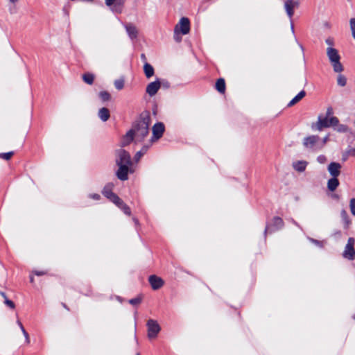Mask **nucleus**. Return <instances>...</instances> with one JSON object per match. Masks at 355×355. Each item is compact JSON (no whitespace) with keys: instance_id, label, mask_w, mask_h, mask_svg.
I'll list each match as a JSON object with an SVG mask.
<instances>
[{"instance_id":"f257e3e1","label":"nucleus","mask_w":355,"mask_h":355,"mask_svg":"<svg viewBox=\"0 0 355 355\" xmlns=\"http://www.w3.org/2000/svg\"><path fill=\"white\" fill-rule=\"evenodd\" d=\"M116 162L119 166L117 178L123 181L128 180V175L130 171L129 167L132 165L130 154L123 149H119L116 152Z\"/></svg>"},{"instance_id":"f03ea898","label":"nucleus","mask_w":355,"mask_h":355,"mask_svg":"<svg viewBox=\"0 0 355 355\" xmlns=\"http://www.w3.org/2000/svg\"><path fill=\"white\" fill-rule=\"evenodd\" d=\"M326 53L334 71L335 73H342L344 71V67L340 62L341 57L338 51L332 46H328Z\"/></svg>"},{"instance_id":"7ed1b4c3","label":"nucleus","mask_w":355,"mask_h":355,"mask_svg":"<svg viewBox=\"0 0 355 355\" xmlns=\"http://www.w3.org/2000/svg\"><path fill=\"white\" fill-rule=\"evenodd\" d=\"M338 119L336 116L328 118L322 115H319L317 121L311 124V129L313 130L322 131L324 128L338 125Z\"/></svg>"},{"instance_id":"20e7f679","label":"nucleus","mask_w":355,"mask_h":355,"mask_svg":"<svg viewBox=\"0 0 355 355\" xmlns=\"http://www.w3.org/2000/svg\"><path fill=\"white\" fill-rule=\"evenodd\" d=\"M131 130H133L136 141H141L148 134V123L145 119L141 120Z\"/></svg>"},{"instance_id":"39448f33","label":"nucleus","mask_w":355,"mask_h":355,"mask_svg":"<svg viewBox=\"0 0 355 355\" xmlns=\"http://www.w3.org/2000/svg\"><path fill=\"white\" fill-rule=\"evenodd\" d=\"M302 144L306 149L318 151L322 149L320 137L318 135H309L304 138Z\"/></svg>"},{"instance_id":"423d86ee","label":"nucleus","mask_w":355,"mask_h":355,"mask_svg":"<svg viewBox=\"0 0 355 355\" xmlns=\"http://www.w3.org/2000/svg\"><path fill=\"white\" fill-rule=\"evenodd\" d=\"M147 336L150 340L155 339L161 330V327L158 322L153 319H149L146 323Z\"/></svg>"},{"instance_id":"0eeeda50","label":"nucleus","mask_w":355,"mask_h":355,"mask_svg":"<svg viewBox=\"0 0 355 355\" xmlns=\"http://www.w3.org/2000/svg\"><path fill=\"white\" fill-rule=\"evenodd\" d=\"M355 239L350 237L347 239V244L343 252V258L348 260L355 259V249H354Z\"/></svg>"},{"instance_id":"6e6552de","label":"nucleus","mask_w":355,"mask_h":355,"mask_svg":"<svg viewBox=\"0 0 355 355\" xmlns=\"http://www.w3.org/2000/svg\"><path fill=\"white\" fill-rule=\"evenodd\" d=\"M190 31V22L188 18L182 17L180 21L176 24L174 28V33L176 36L178 34L181 33L186 35Z\"/></svg>"},{"instance_id":"1a4fd4ad","label":"nucleus","mask_w":355,"mask_h":355,"mask_svg":"<svg viewBox=\"0 0 355 355\" xmlns=\"http://www.w3.org/2000/svg\"><path fill=\"white\" fill-rule=\"evenodd\" d=\"M299 3L295 0H286L284 3V8L286 12L290 19L292 18L294 14V9L297 8Z\"/></svg>"},{"instance_id":"9d476101","label":"nucleus","mask_w":355,"mask_h":355,"mask_svg":"<svg viewBox=\"0 0 355 355\" xmlns=\"http://www.w3.org/2000/svg\"><path fill=\"white\" fill-rule=\"evenodd\" d=\"M341 168L340 164L333 162L329 164L327 170L331 177L338 178L340 175Z\"/></svg>"},{"instance_id":"9b49d317","label":"nucleus","mask_w":355,"mask_h":355,"mask_svg":"<svg viewBox=\"0 0 355 355\" xmlns=\"http://www.w3.org/2000/svg\"><path fill=\"white\" fill-rule=\"evenodd\" d=\"M160 86H161V83L158 80L156 81L152 82L147 85L146 93L149 96H153L157 94V91L160 88Z\"/></svg>"},{"instance_id":"f8f14e48","label":"nucleus","mask_w":355,"mask_h":355,"mask_svg":"<svg viewBox=\"0 0 355 355\" xmlns=\"http://www.w3.org/2000/svg\"><path fill=\"white\" fill-rule=\"evenodd\" d=\"M149 283L153 290H157L164 285L163 279L156 275L149 277Z\"/></svg>"},{"instance_id":"ddd939ff","label":"nucleus","mask_w":355,"mask_h":355,"mask_svg":"<svg viewBox=\"0 0 355 355\" xmlns=\"http://www.w3.org/2000/svg\"><path fill=\"white\" fill-rule=\"evenodd\" d=\"M164 132V125L162 123H157L153 127V135L155 139L162 137Z\"/></svg>"},{"instance_id":"4468645a","label":"nucleus","mask_w":355,"mask_h":355,"mask_svg":"<svg viewBox=\"0 0 355 355\" xmlns=\"http://www.w3.org/2000/svg\"><path fill=\"white\" fill-rule=\"evenodd\" d=\"M308 165V162L304 160H299L293 163V168L298 172H304Z\"/></svg>"},{"instance_id":"2eb2a0df","label":"nucleus","mask_w":355,"mask_h":355,"mask_svg":"<svg viewBox=\"0 0 355 355\" xmlns=\"http://www.w3.org/2000/svg\"><path fill=\"white\" fill-rule=\"evenodd\" d=\"M339 184H340V183H339V180H338V178L331 177V178H330L327 181V186L328 190L333 192L338 188Z\"/></svg>"},{"instance_id":"dca6fc26","label":"nucleus","mask_w":355,"mask_h":355,"mask_svg":"<svg viewBox=\"0 0 355 355\" xmlns=\"http://www.w3.org/2000/svg\"><path fill=\"white\" fill-rule=\"evenodd\" d=\"M135 137L133 130H129L121 139V144L122 146L128 145Z\"/></svg>"},{"instance_id":"f3484780","label":"nucleus","mask_w":355,"mask_h":355,"mask_svg":"<svg viewBox=\"0 0 355 355\" xmlns=\"http://www.w3.org/2000/svg\"><path fill=\"white\" fill-rule=\"evenodd\" d=\"M125 27L129 37L131 39H135L137 37L138 32L137 28L134 25L128 24H126Z\"/></svg>"},{"instance_id":"a211bd4d","label":"nucleus","mask_w":355,"mask_h":355,"mask_svg":"<svg viewBox=\"0 0 355 355\" xmlns=\"http://www.w3.org/2000/svg\"><path fill=\"white\" fill-rule=\"evenodd\" d=\"M98 116L101 121H107L110 116V111L106 107H102L99 110Z\"/></svg>"},{"instance_id":"6ab92c4d","label":"nucleus","mask_w":355,"mask_h":355,"mask_svg":"<svg viewBox=\"0 0 355 355\" xmlns=\"http://www.w3.org/2000/svg\"><path fill=\"white\" fill-rule=\"evenodd\" d=\"M306 95V93L304 90L301 91L298 93L289 103L288 106H293L297 102H299L301 99H302Z\"/></svg>"},{"instance_id":"aec40b11","label":"nucleus","mask_w":355,"mask_h":355,"mask_svg":"<svg viewBox=\"0 0 355 355\" xmlns=\"http://www.w3.org/2000/svg\"><path fill=\"white\" fill-rule=\"evenodd\" d=\"M144 71L146 76L149 78L154 75V69L153 67L148 63H145L144 65Z\"/></svg>"},{"instance_id":"412c9836","label":"nucleus","mask_w":355,"mask_h":355,"mask_svg":"<svg viewBox=\"0 0 355 355\" xmlns=\"http://www.w3.org/2000/svg\"><path fill=\"white\" fill-rule=\"evenodd\" d=\"M334 130L339 133H347L349 131V127L345 124H340L339 122L338 123V125H336L335 126H333Z\"/></svg>"},{"instance_id":"4be33fe9","label":"nucleus","mask_w":355,"mask_h":355,"mask_svg":"<svg viewBox=\"0 0 355 355\" xmlns=\"http://www.w3.org/2000/svg\"><path fill=\"white\" fill-rule=\"evenodd\" d=\"M216 89L220 92L224 93L225 90V83L223 78H219L216 83Z\"/></svg>"},{"instance_id":"5701e85b","label":"nucleus","mask_w":355,"mask_h":355,"mask_svg":"<svg viewBox=\"0 0 355 355\" xmlns=\"http://www.w3.org/2000/svg\"><path fill=\"white\" fill-rule=\"evenodd\" d=\"M336 82L337 85L340 87H345L347 85V78L341 73H338Z\"/></svg>"},{"instance_id":"b1692460","label":"nucleus","mask_w":355,"mask_h":355,"mask_svg":"<svg viewBox=\"0 0 355 355\" xmlns=\"http://www.w3.org/2000/svg\"><path fill=\"white\" fill-rule=\"evenodd\" d=\"M83 79L86 83L92 85L94 80V76L89 73H84L83 75Z\"/></svg>"},{"instance_id":"393cba45","label":"nucleus","mask_w":355,"mask_h":355,"mask_svg":"<svg viewBox=\"0 0 355 355\" xmlns=\"http://www.w3.org/2000/svg\"><path fill=\"white\" fill-rule=\"evenodd\" d=\"M273 225L276 229L282 228L284 225L283 220L279 217H275L273 218Z\"/></svg>"},{"instance_id":"a878e982","label":"nucleus","mask_w":355,"mask_h":355,"mask_svg":"<svg viewBox=\"0 0 355 355\" xmlns=\"http://www.w3.org/2000/svg\"><path fill=\"white\" fill-rule=\"evenodd\" d=\"M109 199L119 207L123 204V201L114 193H111Z\"/></svg>"},{"instance_id":"bb28decb","label":"nucleus","mask_w":355,"mask_h":355,"mask_svg":"<svg viewBox=\"0 0 355 355\" xmlns=\"http://www.w3.org/2000/svg\"><path fill=\"white\" fill-rule=\"evenodd\" d=\"M114 86L116 87V89L118 90H121L124 87V80L123 79H118V80H116L114 83Z\"/></svg>"},{"instance_id":"cd10ccee","label":"nucleus","mask_w":355,"mask_h":355,"mask_svg":"<svg viewBox=\"0 0 355 355\" xmlns=\"http://www.w3.org/2000/svg\"><path fill=\"white\" fill-rule=\"evenodd\" d=\"M308 239L311 243H312L313 244L315 245L316 246H318L320 248H323L324 245V241H318V240L314 239L313 238H309Z\"/></svg>"},{"instance_id":"c85d7f7f","label":"nucleus","mask_w":355,"mask_h":355,"mask_svg":"<svg viewBox=\"0 0 355 355\" xmlns=\"http://www.w3.org/2000/svg\"><path fill=\"white\" fill-rule=\"evenodd\" d=\"M99 96L103 101H107L110 99V95L107 92L103 91L99 93Z\"/></svg>"},{"instance_id":"c756f323","label":"nucleus","mask_w":355,"mask_h":355,"mask_svg":"<svg viewBox=\"0 0 355 355\" xmlns=\"http://www.w3.org/2000/svg\"><path fill=\"white\" fill-rule=\"evenodd\" d=\"M17 324H18V325L19 326V327H20V329H21V331H22V333H23V334H24V336H25V338H26V343H29V342H30L29 336H28V333L26 331V330H25V329H24V327L23 324H21V322L19 320H17Z\"/></svg>"},{"instance_id":"7c9ffc66","label":"nucleus","mask_w":355,"mask_h":355,"mask_svg":"<svg viewBox=\"0 0 355 355\" xmlns=\"http://www.w3.org/2000/svg\"><path fill=\"white\" fill-rule=\"evenodd\" d=\"M349 207L351 214L355 216V198L350 199Z\"/></svg>"},{"instance_id":"2f4dec72","label":"nucleus","mask_w":355,"mask_h":355,"mask_svg":"<svg viewBox=\"0 0 355 355\" xmlns=\"http://www.w3.org/2000/svg\"><path fill=\"white\" fill-rule=\"evenodd\" d=\"M346 157H343V160H345L348 156L355 157V146L348 149L346 153Z\"/></svg>"},{"instance_id":"473e14b6","label":"nucleus","mask_w":355,"mask_h":355,"mask_svg":"<svg viewBox=\"0 0 355 355\" xmlns=\"http://www.w3.org/2000/svg\"><path fill=\"white\" fill-rule=\"evenodd\" d=\"M349 28L352 35L355 33V18H351L349 19Z\"/></svg>"},{"instance_id":"72a5a7b5","label":"nucleus","mask_w":355,"mask_h":355,"mask_svg":"<svg viewBox=\"0 0 355 355\" xmlns=\"http://www.w3.org/2000/svg\"><path fill=\"white\" fill-rule=\"evenodd\" d=\"M13 155V152H8L6 153H1L0 154V157L2 159H4L6 160H8L11 158V157Z\"/></svg>"},{"instance_id":"f704fd0d","label":"nucleus","mask_w":355,"mask_h":355,"mask_svg":"<svg viewBox=\"0 0 355 355\" xmlns=\"http://www.w3.org/2000/svg\"><path fill=\"white\" fill-rule=\"evenodd\" d=\"M146 148H144L141 150L138 151L135 156V159H136V161H139L140 158L143 156V155L146 153Z\"/></svg>"},{"instance_id":"c9c22d12","label":"nucleus","mask_w":355,"mask_h":355,"mask_svg":"<svg viewBox=\"0 0 355 355\" xmlns=\"http://www.w3.org/2000/svg\"><path fill=\"white\" fill-rule=\"evenodd\" d=\"M317 161L320 163V164H324L327 162V158L325 155H320L319 156H318L317 157Z\"/></svg>"},{"instance_id":"e433bc0d","label":"nucleus","mask_w":355,"mask_h":355,"mask_svg":"<svg viewBox=\"0 0 355 355\" xmlns=\"http://www.w3.org/2000/svg\"><path fill=\"white\" fill-rule=\"evenodd\" d=\"M119 207L123 210L125 214H126L128 215L130 214V208L126 205H125L123 202V204L121 205V206H119Z\"/></svg>"},{"instance_id":"4c0bfd02","label":"nucleus","mask_w":355,"mask_h":355,"mask_svg":"<svg viewBox=\"0 0 355 355\" xmlns=\"http://www.w3.org/2000/svg\"><path fill=\"white\" fill-rule=\"evenodd\" d=\"M329 135H327L324 137L320 138V143L322 148L324 147L327 141H329Z\"/></svg>"},{"instance_id":"58836bf2","label":"nucleus","mask_w":355,"mask_h":355,"mask_svg":"<svg viewBox=\"0 0 355 355\" xmlns=\"http://www.w3.org/2000/svg\"><path fill=\"white\" fill-rule=\"evenodd\" d=\"M129 302H130V304H131L132 305L138 304L141 302V298L136 297V298L131 299V300H130Z\"/></svg>"},{"instance_id":"ea45409f","label":"nucleus","mask_w":355,"mask_h":355,"mask_svg":"<svg viewBox=\"0 0 355 355\" xmlns=\"http://www.w3.org/2000/svg\"><path fill=\"white\" fill-rule=\"evenodd\" d=\"M103 195L106 196L107 198H110V194L113 193L107 187H105L103 190Z\"/></svg>"},{"instance_id":"a19ab883","label":"nucleus","mask_w":355,"mask_h":355,"mask_svg":"<svg viewBox=\"0 0 355 355\" xmlns=\"http://www.w3.org/2000/svg\"><path fill=\"white\" fill-rule=\"evenodd\" d=\"M333 114V109L332 107H329L327 109L326 115L324 116L330 118Z\"/></svg>"},{"instance_id":"79ce46f5","label":"nucleus","mask_w":355,"mask_h":355,"mask_svg":"<svg viewBox=\"0 0 355 355\" xmlns=\"http://www.w3.org/2000/svg\"><path fill=\"white\" fill-rule=\"evenodd\" d=\"M5 303L8 306H10L11 309H14L15 308V304L12 301L10 300H8V299H6V301H5Z\"/></svg>"},{"instance_id":"37998d69","label":"nucleus","mask_w":355,"mask_h":355,"mask_svg":"<svg viewBox=\"0 0 355 355\" xmlns=\"http://www.w3.org/2000/svg\"><path fill=\"white\" fill-rule=\"evenodd\" d=\"M325 42L327 44L329 45V46H332L333 47V45H334V40L333 39L331 38H327L326 40H325Z\"/></svg>"},{"instance_id":"c03bdc74","label":"nucleus","mask_w":355,"mask_h":355,"mask_svg":"<svg viewBox=\"0 0 355 355\" xmlns=\"http://www.w3.org/2000/svg\"><path fill=\"white\" fill-rule=\"evenodd\" d=\"M116 0H105V4L107 6H111Z\"/></svg>"},{"instance_id":"a18cd8bd","label":"nucleus","mask_w":355,"mask_h":355,"mask_svg":"<svg viewBox=\"0 0 355 355\" xmlns=\"http://www.w3.org/2000/svg\"><path fill=\"white\" fill-rule=\"evenodd\" d=\"M90 197L94 200L100 199V196L98 194H92V195H90Z\"/></svg>"},{"instance_id":"49530a36","label":"nucleus","mask_w":355,"mask_h":355,"mask_svg":"<svg viewBox=\"0 0 355 355\" xmlns=\"http://www.w3.org/2000/svg\"><path fill=\"white\" fill-rule=\"evenodd\" d=\"M19 0H8L9 3L13 6L16 5Z\"/></svg>"},{"instance_id":"de8ad7c7","label":"nucleus","mask_w":355,"mask_h":355,"mask_svg":"<svg viewBox=\"0 0 355 355\" xmlns=\"http://www.w3.org/2000/svg\"><path fill=\"white\" fill-rule=\"evenodd\" d=\"M341 215H342L343 217H345V218H347V213H346V211H344V210H343V211H342V212H341Z\"/></svg>"},{"instance_id":"09e8293b","label":"nucleus","mask_w":355,"mask_h":355,"mask_svg":"<svg viewBox=\"0 0 355 355\" xmlns=\"http://www.w3.org/2000/svg\"><path fill=\"white\" fill-rule=\"evenodd\" d=\"M35 274L36 275H44V274H45V272H38V271H35Z\"/></svg>"},{"instance_id":"8fccbe9b","label":"nucleus","mask_w":355,"mask_h":355,"mask_svg":"<svg viewBox=\"0 0 355 355\" xmlns=\"http://www.w3.org/2000/svg\"><path fill=\"white\" fill-rule=\"evenodd\" d=\"M353 39L355 40V32L354 33V34L352 35Z\"/></svg>"},{"instance_id":"3c124183","label":"nucleus","mask_w":355,"mask_h":355,"mask_svg":"<svg viewBox=\"0 0 355 355\" xmlns=\"http://www.w3.org/2000/svg\"><path fill=\"white\" fill-rule=\"evenodd\" d=\"M31 282H33V277H31Z\"/></svg>"},{"instance_id":"603ef678","label":"nucleus","mask_w":355,"mask_h":355,"mask_svg":"<svg viewBox=\"0 0 355 355\" xmlns=\"http://www.w3.org/2000/svg\"><path fill=\"white\" fill-rule=\"evenodd\" d=\"M1 295L6 298V295L3 293H1Z\"/></svg>"},{"instance_id":"864d4df0","label":"nucleus","mask_w":355,"mask_h":355,"mask_svg":"<svg viewBox=\"0 0 355 355\" xmlns=\"http://www.w3.org/2000/svg\"><path fill=\"white\" fill-rule=\"evenodd\" d=\"M141 58H145L144 55H141Z\"/></svg>"},{"instance_id":"5fc2aeb1","label":"nucleus","mask_w":355,"mask_h":355,"mask_svg":"<svg viewBox=\"0 0 355 355\" xmlns=\"http://www.w3.org/2000/svg\"><path fill=\"white\" fill-rule=\"evenodd\" d=\"M353 318L355 320V315H354Z\"/></svg>"},{"instance_id":"6e6d98bb","label":"nucleus","mask_w":355,"mask_h":355,"mask_svg":"<svg viewBox=\"0 0 355 355\" xmlns=\"http://www.w3.org/2000/svg\"><path fill=\"white\" fill-rule=\"evenodd\" d=\"M137 355H139V354H137Z\"/></svg>"}]
</instances>
